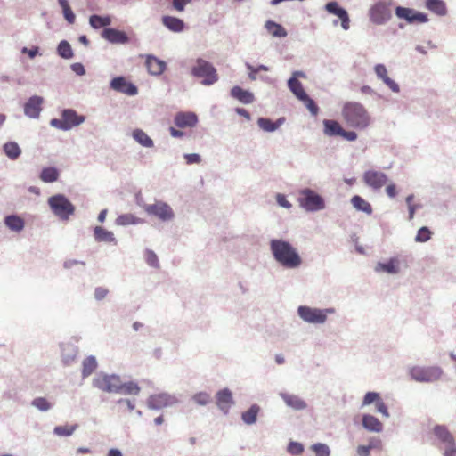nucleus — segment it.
Here are the masks:
<instances>
[{
	"instance_id": "nucleus-1",
	"label": "nucleus",
	"mask_w": 456,
	"mask_h": 456,
	"mask_svg": "<svg viewBox=\"0 0 456 456\" xmlns=\"http://www.w3.org/2000/svg\"><path fill=\"white\" fill-rule=\"evenodd\" d=\"M342 117L348 127L356 130H365L371 123V116L361 103L346 102L342 108Z\"/></svg>"
},
{
	"instance_id": "nucleus-2",
	"label": "nucleus",
	"mask_w": 456,
	"mask_h": 456,
	"mask_svg": "<svg viewBox=\"0 0 456 456\" xmlns=\"http://www.w3.org/2000/svg\"><path fill=\"white\" fill-rule=\"evenodd\" d=\"M270 248L274 258L287 268H295L300 265L301 258L297 250L283 240H272Z\"/></svg>"
},
{
	"instance_id": "nucleus-3",
	"label": "nucleus",
	"mask_w": 456,
	"mask_h": 456,
	"mask_svg": "<svg viewBox=\"0 0 456 456\" xmlns=\"http://www.w3.org/2000/svg\"><path fill=\"white\" fill-rule=\"evenodd\" d=\"M53 213L61 220H68L75 212L74 205L63 195H55L48 200Z\"/></svg>"
},
{
	"instance_id": "nucleus-4",
	"label": "nucleus",
	"mask_w": 456,
	"mask_h": 456,
	"mask_svg": "<svg viewBox=\"0 0 456 456\" xmlns=\"http://www.w3.org/2000/svg\"><path fill=\"white\" fill-rule=\"evenodd\" d=\"M85 120V116L78 115L74 110H64L61 112V118H53L51 124L53 127L63 131L69 130L75 126H79Z\"/></svg>"
},
{
	"instance_id": "nucleus-5",
	"label": "nucleus",
	"mask_w": 456,
	"mask_h": 456,
	"mask_svg": "<svg viewBox=\"0 0 456 456\" xmlns=\"http://www.w3.org/2000/svg\"><path fill=\"white\" fill-rule=\"evenodd\" d=\"M193 76L202 78V84L212 85L218 80V75L213 65L203 60L198 59L197 63L191 70Z\"/></svg>"
},
{
	"instance_id": "nucleus-6",
	"label": "nucleus",
	"mask_w": 456,
	"mask_h": 456,
	"mask_svg": "<svg viewBox=\"0 0 456 456\" xmlns=\"http://www.w3.org/2000/svg\"><path fill=\"white\" fill-rule=\"evenodd\" d=\"M410 375L412 379L419 382H433L438 380L442 377L443 370L441 368L436 366H416L410 370Z\"/></svg>"
},
{
	"instance_id": "nucleus-7",
	"label": "nucleus",
	"mask_w": 456,
	"mask_h": 456,
	"mask_svg": "<svg viewBox=\"0 0 456 456\" xmlns=\"http://www.w3.org/2000/svg\"><path fill=\"white\" fill-rule=\"evenodd\" d=\"M370 19L372 23L377 25L385 24L392 18L390 3L379 1L370 7Z\"/></svg>"
},
{
	"instance_id": "nucleus-8",
	"label": "nucleus",
	"mask_w": 456,
	"mask_h": 456,
	"mask_svg": "<svg viewBox=\"0 0 456 456\" xmlns=\"http://www.w3.org/2000/svg\"><path fill=\"white\" fill-rule=\"evenodd\" d=\"M299 205L308 211H316L324 208L323 200L314 191L305 189L299 192Z\"/></svg>"
},
{
	"instance_id": "nucleus-9",
	"label": "nucleus",
	"mask_w": 456,
	"mask_h": 456,
	"mask_svg": "<svg viewBox=\"0 0 456 456\" xmlns=\"http://www.w3.org/2000/svg\"><path fill=\"white\" fill-rule=\"evenodd\" d=\"M93 386L106 393H118L120 378L117 375L99 374L93 379Z\"/></svg>"
},
{
	"instance_id": "nucleus-10",
	"label": "nucleus",
	"mask_w": 456,
	"mask_h": 456,
	"mask_svg": "<svg viewBox=\"0 0 456 456\" xmlns=\"http://www.w3.org/2000/svg\"><path fill=\"white\" fill-rule=\"evenodd\" d=\"M144 210L147 215L156 216L162 221H169L174 218L172 208L162 201L146 205L144 206Z\"/></svg>"
},
{
	"instance_id": "nucleus-11",
	"label": "nucleus",
	"mask_w": 456,
	"mask_h": 456,
	"mask_svg": "<svg viewBox=\"0 0 456 456\" xmlns=\"http://www.w3.org/2000/svg\"><path fill=\"white\" fill-rule=\"evenodd\" d=\"M395 14L399 19H403L408 23L419 24L428 20L427 14L409 9V7H396Z\"/></svg>"
},
{
	"instance_id": "nucleus-12",
	"label": "nucleus",
	"mask_w": 456,
	"mask_h": 456,
	"mask_svg": "<svg viewBox=\"0 0 456 456\" xmlns=\"http://www.w3.org/2000/svg\"><path fill=\"white\" fill-rule=\"evenodd\" d=\"M363 181L367 186L374 190H379L388 180L387 175L378 170H368L363 174Z\"/></svg>"
},
{
	"instance_id": "nucleus-13",
	"label": "nucleus",
	"mask_w": 456,
	"mask_h": 456,
	"mask_svg": "<svg viewBox=\"0 0 456 456\" xmlns=\"http://www.w3.org/2000/svg\"><path fill=\"white\" fill-rule=\"evenodd\" d=\"M299 316L308 322L322 323L326 320V314L324 311L313 309L306 306H301L298 308Z\"/></svg>"
},
{
	"instance_id": "nucleus-14",
	"label": "nucleus",
	"mask_w": 456,
	"mask_h": 456,
	"mask_svg": "<svg viewBox=\"0 0 456 456\" xmlns=\"http://www.w3.org/2000/svg\"><path fill=\"white\" fill-rule=\"evenodd\" d=\"M176 403L174 396L167 394H159L151 395L147 400V405L151 409H161L167 406L173 405Z\"/></svg>"
},
{
	"instance_id": "nucleus-15",
	"label": "nucleus",
	"mask_w": 456,
	"mask_h": 456,
	"mask_svg": "<svg viewBox=\"0 0 456 456\" xmlns=\"http://www.w3.org/2000/svg\"><path fill=\"white\" fill-rule=\"evenodd\" d=\"M325 9L328 12L338 16L341 20V25L344 29L349 28V18L348 15L343 7H341L338 2L331 1L326 4Z\"/></svg>"
},
{
	"instance_id": "nucleus-16",
	"label": "nucleus",
	"mask_w": 456,
	"mask_h": 456,
	"mask_svg": "<svg viewBox=\"0 0 456 456\" xmlns=\"http://www.w3.org/2000/svg\"><path fill=\"white\" fill-rule=\"evenodd\" d=\"M174 122L179 128H191L198 123V117L193 112H178L174 118Z\"/></svg>"
},
{
	"instance_id": "nucleus-17",
	"label": "nucleus",
	"mask_w": 456,
	"mask_h": 456,
	"mask_svg": "<svg viewBox=\"0 0 456 456\" xmlns=\"http://www.w3.org/2000/svg\"><path fill=\"white\" fill-rule=\"evenodd\" d=\"M42 96H30L24 106V111L29 118H38L42 110Z\"/></svg>"
},
{
	"instance_id": "nucleus-18",
	"label": "nucleus",
	"mask_w": 456,
	"mask_h": 456,
	"mask_svg": "<svg viewBox=\"0 0 456 456\" xmlns=\"http://www.w3.org/2000/svg\"><path fill=\"white\" fill-rule=\"evenodd\" d=\"M111 88L125 93L126 95H136L138 92L137 87L134 84L127 82L122 77H116L111 81Z\"/></svg>"
},
{
	"instance_id": "nucleus-19",
	"label": "nucleus",
	"mask_w": 456,
	"mask_h": 456,
	"mask_svg": "<svg viewBox=\"0 0 456 456\" xmlns=\"http://www.w3.org/2000/svg\"><path fill=\"white\" fill-rule=\"evenodd\" d=\"M102 37L112 44H126L128 37L124 31L113 28H104Z\"/></svg>"
},
{
	"instance_id": "nucleus-20",
	"label": "nucleus",
	"mask_w": 456,
	"mask_h": 456,
	"mask_svg": "<svg viewBox=\"0 0 456 456\" xmlns=\"http://www.w3.org/2000/svg\"><path fill=\"white\" fill-rule=\"evenodd\" d=\"M374 71L377 77L380 78L391 90L394 92H399V85L387 76V70L384 64H376L374 66Z\"/></svg>"
},
{
	"instance_id": "nucleus-21",
	"label": "nucleus",
	"mask_w": 456,
	"mask_h": 456,
	"mask_svg": "<svg viewBox=\"0 0 456 456\" xmlns=\"http://www.w3.org/2000/svg\"><path fill=\"white\" fill-rule=\"evenodd\" d=\"M145 66L150 74L159 76L166 69V62L154 56H147Z\"/></svg>"
},
{
	"instance_id": "nucleus-22",
	"label": "nucleus",
	"mask_w": 456,
	"mask_h": 456,
	"mask_svg": "<svg viewBox=\"0 0 456 456\" xmlns=\"http://www.w3.org/2000/svg\"><path fill=\"white\" fill-rule=\"evenodd\" d=\"M232 403V394L228 388H224L217 392L216 404L222 411L228 412Z\"/></svg>"
},
{
	"instance_id": "nucleus-23",
	"label": "nucleus",
	"mask_w": 456,
	"mask_h": 456,
	"mask_svg": "<svg viewBox=\"0 0 456 456\" xmlns=\"http://www.w3.org/2000/svg\"><path fill=\"white\" fill-rule=\"evenodd\" d=\"M400 270V260L397 257L391 258L387 263L379 262L375 265V271L385 273H398Z\"/></svg>"
},
{
	"instance_id": "nucleus-24",
	"label": "nucleus",
	"mask_w": 456,
	"mask_h": 456,
	"mask_svg": "<svg viewBox=\"0 0 456 456\" xmlns=\"http://www.w3.org/2000/svg\"><path fill=\"white\" fill-rule=\"evenodd\" d=\"M230 93L234 99L238 100L239 102L244 104H249L254 102V94L251 92L245 90L239 86L232 87Z\"/></svg>"
},
{
	"instance_id": "nucleus-25",
	"label": "nucleus",
	"mask_w": 456,
	"mask_h": 456,
	"mask_svg": "<svg viewBox=\"0 0 456 456\" xmlns=\"http://www.w3.org/2000/svg\"><path fill=\"white\" fill-rule=\"evenodd\" d=\"M433 433L441 442L446 444L447 445H452L455 443L453 435L445 426H435L433 428Z\"/></svg>"
},
{
	"instance_id": "nucleus-26",
	"label": "nucleus",
	"mask_w": 456,
	"mask_h": 456,
	"mask_svg": "<svg viewBox=\"0 0 456 456\" xmlns=\"http://www.w3.org/2000/svg\"><path fill=\"white\" fill-rule=\"evenodd\" d=\"M323 127V132L328 136H341L344 130L339 122L333 119H324Z\"/></svg>"
},
{
	"instance_id": "nucleus-27",
	"label": "nucleus",
	"mask_w": 456,
	"mask_h": 456,
	"mask_svg": "<svg viewBox=\"0 0 456 456\" xmlns=\"http://www.w3.org/2000/svg\"><path fill=\"white\" fill-rule=\"evenodd\" d=\"M94 237L99 242H112L117 245V239L112 232L108 231L101 226H96L94 229Z\"/></svg>"
},
{
	"instance_id": "nucleus-28",
	"label": "nucleus",
	"mask_w": 456,
	"mask_h": 456,
	"mask_svg": "<svg viewBox=\"0 0 456 456\" xmlns=\"http://www.w3.org/2000/svg\"><path fill=\"white\" fill-rule=\"evenodd\" d=\"M281 396L284 400L285 404L294 410H304L307 406L306 403L297 395L281 394Z\"/></svg>"
},
{
	"instance_id": "nucleus-29",
	"label": "nucleus",
	"mask_w": 456,
	"mask_h": 456,
	"mask_svg": "<svg viewBox=\"0 0 456 456\" xmlns=\"http://www.w3.org/2000/svg\"><path fill=\"white\" fill-rule=\"evenodd\" d=\"M362 426L369 431L371 432H381L383 425L378 420V419L371 414H365L362 417Z\"/></svg>"
},
{
	"instance_id": "nucleus-30",
	"label": "nucleus",
	"mask_w": 456,
	"mask_h": 456,
	"mask_svg": "<svg viewBox=\"0 0 456 456\" xmlns=\"http://www.w3.org/2000/svg\"><path fill=\"white\" fill-rule=\"evenodd\" d=\"M162 23L173 32H181L184 28V22L173 16H164Z\"/></svg>"
},
{
	"instance_id": "nucleus-31",
	"label": "nucleus",
	"mask_w": 456,
	"mask_h": 456,
	"mask_svg": "<svg viewBox=\"0 0 456 456\" xmlns=\"http://www.w3.org/2000/svg\"><path fill=\"white\" fill-rule=\"evenodd\" d=\"M141 391V387L138 383L134 381H129L123 383L120 380V387L118 388V393H121L122 395H137Z\"/></svg>"
},
{
	"instance_id": "nucleus-32",
	"label": "nucleus",
	"mask_w": 456,
	"mask_h": 456,
	"mask_svg": "<svg viewBox=\"0 0 456 456\" xmlns=\"http://www.w3.org/2000/svg\"><path fill=\"white\" fill-rule=\"evenodd\" d=\"M351 203L354 208L365 212L367 215H371L373 212L371 204L358 195H355L351 199Z\"/></svg>"
},
{
	"instance_id": "nucleus-33",
	"label": "nucleus",
	"mask_w": 456,
	"mask_h": 456,
	"mask_svg": "<svg viewBox=\"0 0 456 456\" xmlns=\"http://www.w3.org/2000/svg\"><path fill=\"white\" fill-rule=\"evenodd\" d=\"M4 224L9 229L15 232H20L25 227L24 220L17 216H6L4 219Z\"/></svg>"
},
{
	"instance_id": "nucleus-34",
	"label": "nucleus",
	"mask_w": 456,
	"mask_h": 456,
	"mask_svg": "<svg viewBox=\"0 0 456 456\" xmlns=\"http://www.w3.org/2000/svg\"><path fill=\"white\" fill-rule=\"evenodd\" d=\"M283 122L282 118L278 119L276 122H273L271 119L266 118H258V126L265 132H273L279 128Z\"/></svg>"
},
{
	"instance_id": "nucleus-35",
	"label": "nucleus",
	"mask_w": 456,
	"mask_h": 456,
	"mask_svg": "<svg viewBox=\"0 0 456 456\" xmlns=\"http://www.w3.org/2000/svg\"><path fill=\"white\" fill-rule=\"evenodd\" d=\"M289 88L299 101L303 97H305V94H307L305 91L301 82H299L298 79L296 77L289 78Z\"/></svg>"
},
{
	"instance_id": "nucleus-36",
	"label": "nucleus",
	"mask_w": 456,
	"mask_h": 456,
	"mask_svg": "<svg viewBox=\"0 0 456 456\" xmlns=\"http://www.w3.org/2000/svg\"><path fill=\"white\" fill-rule=\"evenodd\" d=\"M426 6L437 15H444L446 13L445 4L443 0H427Z\"/></svg>"
},
{
	"instance_id": "nucleus-37",
	"label": "nucleus",
	"mask_w": 456,
	"mask_h": 456,
	"mask_svg": "<svg viewBox=\"0 0 456 456\" xmlns=\"http://www.w3.org/2000/svg\"><path fill=\"white\" fill-rule=\"evenodd\" d=\"M265 27L273 37H286L288 34L284 27L272 20L266 21Z\"/></svg>"
},
{
	"instance_id": "nucleus-38",
	"label": "nucleus",
	"mask_w": 456,
	"mask_h": 456,
	"mask_svg": "<svg viewBox=\"0 0 456 456\" xmlns=\"http://www.w3.org/2000/svg\"><path fill=\"white\" fill-rule=\"evenodd\" d=\"M4 151L6 154V156L11 159H17L21 153L20 146L13 142L4 143Z\"/></svg>"
},
{
	"instance_id": "nucleus-39",
	"label": "nucleus",
	"mask_w": 456,
	"mask_h": 456,
	"mask_svg": "<svg viewBox=\"0 0 456 456\" xmlns=\"http://www.w3.org/2000/svg\"><path fill=\"white\" fill-rule=\"evenodd\" d=\"M140 223H142L141 220L135 217L134 214H121L116 218V224L121 226L137 224Z\"/></svg>"
},
{
	"instance_id": "nucleus-40",
	"label": "nucleus",
	"mask_w": 456,
	"mask_h": 456,
	"mask_svg": "<svg viewBox=\"0 0 456 456\" xmlns=\"http://www.w3.org/2000/svg\"><path fill=\"white\" fill-rule=\"evenodd\" d=\"M97 368V362L94 356H87L83 362V377L91 375Z\"/></svg>"
},
{
	"instance_id": "nucleus-41",
	"label": "nucleus",
	"mask_w": 456,
	"mask_h": 456,
	"mask_svg": "<svg viewBox=\"0 0 456 456\" xmlns=\"http://www.w3.org/2000/svg\"><path fill=\"white\" fill-rule=\"evenodd\" d=\"M58 169L55 167H45L40 174V179L45 183L55 182L58 179Z\"/></svg>"
},
{
	"instance_id": "nucleus-42",
	"label": "nucleus",
	"mask_w": 456,
	"mask_h": 456,
	"mask_svg": "<svg viewBox=\"0 0 456 456\" xmlns=\"http://www.w3.org/2000/svg\"><path fill=\"white\" fill-rule=\"evenodd\" d=\"M259 413V406L252 405L248 411L242 413V419L244 423L252 425L257 419V414Z\"/></svg>"
},
{
	"instance_id": "nucleus-43",
	"label": "nucleus",
	"mask_w": 456,
	"mask_h": 456,
	"mask_svg": "<svg viewBox=\"0 0 456 456\" xmlns=\"http://www.w3.org/2000/svg\"><path fill=\"white\" fill-rule=\"evenodd\" d=\"M59 6L61 7L62 13L66 20L73 24L76 20V16L73 13L71 7L69 5L68 0H58Z\"/></svg>"
},
{
	"instance_id": "nucleus-44",
	"label": "nucleus",
	"mask_w": 456,
	"mask_h": 456,
	"mask_svg": "<svg viewBox=\"0 0 456 456\" xmlns=\"http://www.w3.org/2000/svg\"><path fill=\"white\" fill-rule=\"evenodd\" d=\"M90 25L94 28H100L111 24V19L110 17H102L98 15H92L89 19Z\"/></svg>"
},
{
	"instance_id": "nucleus-45",
	"label": "nucleus",
	"mask_w": 456,
	"mask_h": 456,
	"mask_svg": "<svg viewBox=\"0 0 456 456\" xmlns=\"http://www.w3.org/2000/svg\"><path fill=\"white\" fill-rule=\"evenodd\" d=\"M133 136L141 145L144 147H151L153 145V142L149 137V135L140 129L134 130Z\"/></svg>"
},
{
	"instance_id": "nucleus-46",
	"label": "nucleus",
	"mask_w": 456,
	"mask_h": 456,
	"mask_svg": "<svg viewBox=\"0 0 456 456\" xmlns=\"http://www.w3.org/2000/svg\"><path fill=\"white\" fill-rule=\"evenodd\" d=\"M57 53L60 56L65 59H70L73 57V51L67 41L60 42L57 47Z\"/></svg>"
},
{
	"instance_id": "nucleus-47",
	"label": "nucleus",
	"mask_w": 456,
	"mask_h": 456,
	"mask_svg": "<svg viewBox=\"0 0 456 456\" xmlns=\"http://www.w3.org/2000/svg\"><path fill=\"white\" fill-rule=\"evenodd\" d=\"M77 425L58 426L54 428V434L59 436H71L77 430Z\"/></svg>"
},
{
	"instance_id": "nucleus-48",
	"label": "nucleus",
	"mask_w": 456,
	"mask_h": 456,
	"mask_svg": "<svg viewBox=\"0 0 456 456\" xmlns=\"http://www.w3.org/2000/svg\"><path fill=\"white\" fill-rule=\"evenodd\" d=\"M300 101L305 104V106L309 110V111L314 115L316 116L319 111L318 105L314 103V100L311 99L307 94L305 96H303Z\"/></svg>"
},
{
	"instance_id": "nucleus-49",
	"label": "nucleus",
	"mask_w": 456,
	"mask_h": 456,
	"mask_svg": "<svg viewBox=\"0 0 456 456\" xmlns=\"http://www.w3.org/2000/svg\"><path fill=\"white\" fill-rule=\"evenodd\" d=\"M431 235L432 232L428 227H422L418 231V233L415 237V240L419 242H425L430 240Z\"/></svg>"
},
{
	"instance_id": "nucleus-50",
	"label": "nucleus",
	"mask_w": 456,
	"mask_h": 456,
	"mask_svg": "<svg viewBox=\"0 0 456 456\" xmlns=\"http://www.w3.org/2000/svg\"><path fill=\"white\" fill-rule=\"evenodd\" d=\"M31 403L40 411H48L51 408V403L43 397L34 399Z\"/></svg>"
},
{
	"instance_id": "nucleus-51",
	"label": "nucleus",
	"mask_w": 456,
	"mask_h": 456,
	"mask_svg": "<svg viewBox=\"0 0 456 456\" xmlns=\"http://www.w3.org/2000/svg\"><path fill=\"white\" fill-rule=\"evenodd\" d=\"M192 399L199 405H206L210 402V396L207 392H199Z\"/></svg>"
},
{
	"instance_id": "nucleus-52",
	"label": "nucleus",
	"mask_w": 456,
	"mask_h": 456,
	"mask_svg": "<svg viewBox=\"0 0 456 456\" xmlns=\"http://www.w3.org/2000/svg\"><path fill=\"white\" fill-rule=\"evenodd\" d=\"M312 449L318 456H330V449L324 444H315L312 446Z\"/></svg>"
},
{
	"instance_id": "nucleus-53",
	"label": "nucleus",
	"mask_w": 456,
	"mask_h": 456,
	"mask_svg": "<svg viewBox=\"0 0 456 456\" xmlns=\"http://www.w3.org/2000/svg\"><path fill=\"white\" fill-rule=\"evenodd\" d=\"M145 260L147 262L148 265H151V266H158L159 265V259H158V256L157 255L151 251V250H147L146 253H145Z\"/></svg>"
},
{
	"instance_id": "nucleus-54",
	"label": "nucleus",
	"mask_w": 456,
	"mask_h": 456,
	"mask_svg": "<svg viewBox=\"0 0 456 456\" xmlns=\"http://www.w3.org/2000/svg\"><path fill=\"white\" fill-rule=\"evenodd\" d=\"M379 399V394L377 392H368L363 399V405H369L373 403H377V401Z\"/></svg>"
},
{
	"instance_id": "nucleus-55",
	"label": "nucleus",
	"mask_w": 456,
	"mask_h": 456,
	"mask_svg": "<svg viewBox=\"0 0 456 456\" xmlns=\"http://www.w3.org/2000/svg\"><path fill=\"white\" fill-rule=\"evenodd\" d=\"M304 450L303 445L297 442H290L289 444V452L293 455H299Z\"/></svg>"
},
{
	"instance_id": "nucleus-56",
	"label": "nucleus",
	"mask_w": 456,
	"mask_h": 456,
	"mask_svg": "<svg viewBox=\"0 0 456 456\" xmlns=\"http://www.w3.org/2000/svg\"><path fill=\"white\" fill-rule=\"evenodd\" d=\"M184 159L189 165L200 164V155L199 153H187L184 155Z\"/></svg>"
},
{
	"instance_id": "nucleus-57",
	"label": "nucleus",
	"mask_w": 456,
	"mask_h": 456,
	"mask_svg": "<svg viewBox=\"0 0 456 456\" xmlns=\"http://www.w3.org/2000/svg\"><path fill=\"white\" fill-rule=\"evenodd\" d=\"M377 411L380 412L383 416L388 417L389 413L387 411V405L383 403V401L379 398L375 403Z\"/></svg>"
},
{
	"instance_id": "nucleus-58",
	"label": "nucleus",
	"mask_w": 456,
	"mask_h": 456,
	"mask_svg": "<svg viewBox=\"0 0 456 456\" xmlns=\"http://www.w3.org/2000/svg\"><path fill=\"white\" fill-rule=\"evenodd\" d=\"M191 0H173V6L176 12H183L185 5L191 3Z\"/></svg>"
},
{
	"instance_id": "nucleus-59",
	"label": "nucleus",
	"mask_w": 456,
	"mask_h": 456,
	"mask_svg": "<svg viewBox=\"0 0 456 456\" xmlns=\"http://www.w3.org/2000/svg\"><path fill=\"white\" fill-rule=\"evenodd\" d=\"M109 293V290L102 287H98L94 290V297L96 299H103Z\"/></svg>"
},
{
	"instance_id": "nucleus-60",
	"label": "nucleus",
	"mask_w": 456,
	"mask_h": 456,
	"mask_svg": "<svg viewBox=\"0 0 456 456\" xmlns=\"http://www.w3.org/2000/svg\"><path fill=\"white\" fill-rule=\"evenodd\" d=\"M371 449L370 446L367 445H359L356 449V452L360 456H370V455Z\"/></svg>"
},
{
	"instance_id": "nucleus-61",
	"label": "nucleus",
	"mask_w": 456,
	"mask_h": 456,
	"mask_svg": "<svg viewBox=\"0 0 456 456\" xmlns=\"http://www.w3.org/2000/svg\"><path fill=\"white\" fill-rule=\"evenodd\" d=\"M341 136L346 139V141H349V142H353V141H355L357 139V134L354 131H346L345 129L343 130V133L341 134Z\"/></svg>"
},
{
	"instance_id": "nucleus-62",
	"label": "nucleus",
	"mask_w": 456,
	"mask_h": 456,
	"mask_svg": "<svg viewBox=\"0 0 456 456\" xmlns=\"http://www.w3.org/2000/svg\"><path fill=\"white\" fill-rule=\"evenodd\" d=\"M368 445L372 449H382V442L379 438L372 437L370 439Z\"/></svg>"
},
{
	"instance_id": "nucleus-63",
	"label": "nucleus",
	"mask_w": 456,
	"mask_h": 456,
	"mask_svg": "<svg viewBox=\"0 0 456 456\" xmlns=\"http://www.w3.org/2000/svg\"><path fill=\"white\" fill-rule=\"evenodd\" d=\"M276 200L279 205L284 208H289L291 207V204L286 200V196L283 194H278Z\"/></svg>"
},
{
	"instance_id": "nucleus-64",
	"label": "nucleus",
	"mask_w": 456,
	"mask_h": 456,
	"mask_svg": "<svg viewBox=\"0 0 456 456\" xmlns=\"http://www.w3.org/2000/svg\"><path fill=\"white\" fill-rule=\"evenodd\" d=\"M444 456H456V443L452 445H446Z\"/></svg>"
}]
</instances>
